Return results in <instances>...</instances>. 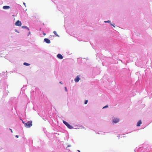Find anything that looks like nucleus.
<instances>
[{"mask_svg":"<svg viewBox=\"0 0 152 152\" xmlns=\"http://www.w3.org/2000/svg\"><path fill=\"white\" fill-rule=\"evenodd\" d=\"M27 28V29L28 30H29V28H27H27Z\"/></svg>","mask_w":152,"mask_h":152,"instance_id":"412c9836","label":"nucleus"},{"mask_svg":"<svg viewBox=\"0 0 152 152\" xmlns=\"http://www.w3.org/2000/svg\"><path fill=\"white\" fill-rule=\"evenodd\" d=\"M142 124V122L141 120L139 121L137 124V126H140L141 124Z\"/></svg>","mask_w":152,"mask_h":152,"instance_id":"1a4fd4ad","label":"nucleus"},{"mask_svg":"<svg viewBox=\"0 0 152 152\" xmlns=\"http://www.w3.org/2000/svg\"><path fill=\"white\" fill-rule=\"evenodd\" d=\"M43 34L44 35H45V33H43Z\"/></svg>","mask_w":152,"mask_h":152,"instance_id":"b1692460","label":"nucleus"},{"mask_svg":"<svg viewBox=\"0 0 152 152\" xmlns=\"http://www.w3.org/2000/svg\"><path fill=\"white\" fill-rule=\"evenodd\" d=\"M78 152H80V151L79 150H78Z\"/></svg>","mask_w":152,"mask_h":152,"instance_id":"393cba45","label":"nucleus"},{"mask_svg":"<svg viewBox=\"0 0 152 152\" xmlns=\"http://www.w3.org/2000/svg\"><path fill=\"white\" fill-rule=\"evenodd\" d=\"M104 22L105 23H110V21L109 20H108V21H105Z\"/></svg>","mask_w":152,"mask_h":152,"instance_id":"2eb2a0df","label":"nucleus"},{"mask_svg":"<svg viewBox=\"0 0 152 152\" xmlns=\"http://www.w3.org/2000/svg\"><path fill=\"white\" fill-rule=\"evenodd\" d=\"M32 122L31 121H30L26 123L25 124V126L26 127H29L32 126Z\"/></svg>","mask_w":152,"mask_h":152,"instance_id":"f257e3e1","label":"nucleus"},{"mask_svg":"<svg viewBox=\"0 0 152 152\" xmlns=\"http://www.w3.org/2000/svg\"><path fill=\"white\" fill-rule=\"evenodd\" d=\"M23 4H24V5L26 7L25 3H23Z\"/></svg>","mask_w":152,"mask_h":152,"instance_id":"4be33fe9","label":"nucleus"},{"mask_svg":"<svg viewBox=\"0 0 152 152\" xmlns=\"http://www.w3.org/2000/svg\"><path fill=\"white\" fill-rule=\"evenodd\" d=\"M21 23L19 20H18L15 23V25L16 26H21Z\"/></svg>","mask_w":152,"mask_h":152,"instance_id":"7ed1b4c3","label":"nucleus"},{"mask_svg":"<svg viewBox=\"0 0 152 152\" xmlns=\"http://www.w3.org/2000/svg\"><path fill=\"white\" fill-rule=\"evenodd\" d=\"M88 102V100H86L85 102V103H84L85 104H87Z\"/></svg>","mask_w":152,"mask_h":152,"instance_id":"ddd939ff","label":"nucleus"},{"mask_svg":"<svg viewBox=\"0 0 152 152\" xmlns=\"http://www.w3.org/2000/svg\"><path fill=\"white\" fill-rule=\"evenodd\" d=\"M23 65L25 66H29V65H30V64L24 62L23 63Z\"/></svg>","mask_w":152,"mask_h":152,"instance_id":"9b49d317","label":"nucleus"},{"mask_svg":"<svg viewBox=\"0 0 152 152\" xmlns=\"http://www.w3.org/2000/svg\"><path fill=\"white\" fill-rule=\"evenodd\" d=\"M59 83L61 84H62V83H61V82H59Z\"/></svg>","mask_w":152,"mask_h":152,"instance_id":"5701e85b","label":"nucleus"},{"mask_svg":"<svg viewBox=\"0 0 152 152\" xmlns=\"http://www.w3.org/2000/svg\"><path fill=\"white\" fill-rule=\"evenodd\" d=\"M63 123L69 129H72L73 127L65 121H63Z\"/></svg>","mask_w":152,"mask_h":152,"instance_id":"f03ea898","label":"nucleus"},{"mask_svg":"<svg viewBox=\"0 0 152 152\" xmlns=\"http://www.w3.org/2000/svg\"><path fill=\"white\" fill-rule=\"evenodd\" d=\"M111 25L112 26H113L114 27H115V26H114L113 24H111Z\"/></svg>","mask_w":152,"mask_h":152,"instance_id":"aec40b11","label":"nucleus"},{"mask_svg":"<svg viewBox=\"0 0 152 152\" xmlns=\"http://www.w3.org/2000/svg\"><path fill=\"white\" fill-rule=\"evenodd\" d=\"M22 28H27V27L26 26H22Z\"/></svg>","mask_w":152,"mask_h":152,"instance_id":"f8f14e48","label":"nucleus"},{"mask_svg":"<svg viewBox=\"0 0 152 152\" xmlns=\"http://www.w3.org/2000/svg\"><path fill=\"white\" fill-rule=\"evenodd\" d=\"M3 8L4 9H8L10 8V7L8 6H4L3 7Z\"/></svg>","mask_w":152,"mask_h":152,"instance_id":"6e6552de","label":"nucleus"},{"mask_svg":"<svg viewBox=\"0 0 152 152\" xmlns=\"http://www.w3.org/2000/svg\"><path fill=\"white\" fill-rule=\"evenodd\" d=\"M15 136L17 138H18V135H16Z\"/></svg>","mask_w":152,"mask_h":152,"instance_id":"6ab92c4d","label":"nucleus"},{"mask_svg":"<svg viewBox=\"0 0 152 152\" xmlns=\"http://www.w3.org/2000/svg\"><path fill=\"white\" fill-rule=\"evenodd\" d=\"M57 57L58 58L60 59H62L63 58L62 55L60 54H58L57 55Z\"/></svg>","mask_w":152,"mask_h":152,"instance_id":"0eeeda50","label":"nucleus"},{"mask_svg":"<svg viewBox=\"0 0 152 152\" xmlns=\"http://www.w3.org/2000/svg\"><path fill=\"white\" fill-rule=\"evenodd\" d=\"M53 33L57 37H59V36L58 35V34H57L56 31H54L53 32Z\"/></svg>","mask_w":152,"mask_h":152,"instance_id":"9d476101","label":"nucleus"},{"mask_svg":"<svg viewBox=\"0 0 152 152\" xmlns=\"http://www.w3.org/2000/svg\"><path fill=\"white\" fill-rule=\"evenodd\" d=\"M22 121V122H23V123L25 125V123H24V122H23V121Z\"/></svg>","mask_w":152,"mask_h":152,"instance_id":"dca6fc26","label":"nucleus"},{"mask_svg":"<svg viewBox=\"0 0 152 152\" xmlns=\"http://www.w3.org/2000/svg\"><path fill=\"white\" fill-rule=\"evenodd\" d=\"M10 129L11 130V132L12 133L13 132H12V129Z\"/></svg>","mask_w":152,"mask_h":152,"instance_id":"f3484780","label":"nucleus"},{"mask_svg":"<svg viewBox=\"0 0 152 152\" xmlns=\"http://www.w3.org/2000/svg\"><path fill=\"white\" fill-rule=\"evenodd\" d=\"M44 41L45 42L49 44L50 43V40L47 38H45L44 39Z\"/></svg>","mask_w":152,"mask_h":152,"instance_id":"423d86ee","label":"nucleus"},{"mask_svg":"<svg viewBox=\"0 0 152 152\" xmlns=\"http://www.w3.org/2000/svg\"><path fill=\"white\" fill-rule=\"evenodd\" d=\"M108 107V105H106V106H105V107H103V109H104V108H107Z\"/></svg>","mask_w":152,"mask_h":152,"instance_id":"4468645a","label":"nucleus"},{"mask_svg":"<svg viewBox=\"0 0 152 152\" xmlns=\"http://www.w3.org/2000/svg\"><path fill=\"white\" fill-rule=\"evenodd\" d=\"M65 90H66V91H67V89H66V87H65Z\"/></svg>","mask_w":152,"mask_h":152,"instance_id":"a211bd4d","label":"nucleus"},{"mask_svg":"<svg viewBox=\"0 0 152 152\" xmlns=\"http://www.w3.org/2000/svg\"><path fill=\"white\" fill-rule=\"evenodd\" d=\"M119 121V119L118 118H114L112 122L114 123H116Z\"/></svg>","mask_w":152,"mask_h":152,"instance_id":"20e7f679","label":"nucleus"},{"mask_svg":"<svg viewBox=\"0 0 152 152\" xmlns=\"http://www.w3.org/2000/svg\"><path fill=\"white\" fill-rule=\"evenodd\" d=\"M80 79V77L79 76H77L75 79V81L76 82H79Z\"/></svg>","mask_w":152,"mask_h":152,"instance_id":"39448f33","label":"nucleus"}]
</instances>
